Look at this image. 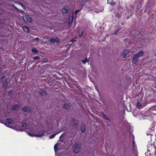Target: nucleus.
<instances>
[{
    "instance_id": "1",
    "label": "nucleus",
    "mask_w": 156,
    "mask_h": 156,
    "mask_svg": "<svg viewBox=\"0 0 156 156\" xmlns=\"http://www.w3.org/2000/svg\"><path fill=\"white\" fill-rule=\"evenodd\" d=\"M144 53L143 51H141L139 53L134 55L133 56L132 59L133 62L135 64L137 63L139 60V57L143 56Z\"/></svg>"
},
{
    "instance_id": "2",
    "label": "nucleus",
    "mask_w": 156,
    "mask_h": 156,
    "mask_svg": "<svg viewBox=\"0 0 156 156\" xmlns=\"http://www.w3.org/2000/svg\"><path fill=\"white\" fill-rule=\"evenodd\" d=\"M81 145L80 144L76 143L73 146V152L76 153H78L81 149Z\"/></svg>"
},
{
    "instance_id": "3",
    "label": "nucleus",
    "mask_w": 156,
    "mask_h": 156,
    "mask_svg": "<svg viewBox=\"0 0 156 156\" xmlns=\"http://www.w3.org/2000/svg\"><path fill=\"white\" fill-rule=\"evenodd\" d=\"M44 131H41L38 132L39 134H32L30 133H28V134L30 136L32 137H41L44 135Z\"/></svg>"
},
{
    "instance_id": "4",
    "label": "nucleus",
    "mask_w": 156,
    "mask_h": 156,
    "mask_svg": "<svg viewBox=\"0 0 156 156\" xmlns=\"http://www.w3.org/2000/svg\"><path fill=\"white\" fill-rule=\"evenodd\" d=\"M22 19L25 21L31 23L32 21V19L28 15H25L22 17Z\"/></svg>"
},
{
    "instance_id": "5",
    "label": "nucleus",
    "mask_w": 156,
    "mask_h": 156,
    "mask_svg": "<svg viewBox=\"0 0 156 156\" xmlns=\"http://www.w3.org/2000/svg\"><path fill=\"white\" fill-rule=\"evenodd\" d=\"M71 122L72 124L73 127L74 128H76L78 125V122L74 119H73L71 120Z\"/></svg>"
},
{
    "instance_id": "6",
    "label": "nucleus",
    "mask_w": 156,
    "mask_h": 156,
    "mask_svg": "<svg viewBox=\"0 0 156 156\" xmlns=\"http://www.w3.org/2000/svg\"><path fill=\"white\" fill-rule=\"evenodd\" d=\"M50 42L52 43H58L59 41L57 37H53L50 40Z\"/></svg>"
},
{
    "instance_id": "7",
    "label": "nucleus",
    "mask_w": 156,
    "mask_h": 156,
    "mask_svg": "<svg viewBox=\"0 0 156 156\" xmlns=\"http://www.w3.org/2000/svg\"><path fill=\"white\" fill-rule=\"evenodd\" d=\"M23 110L26 112H30L31 111V108L28 106H25L23 108Z\"/></svg>"
},
{
    "instance_id": "8",
    "label": "nucleus",
    "mask_w": 156,
    "mask_h": 156,
    "mask_svg": "<svg viewBox=\"0 0 156 156\" xmlns=\"http://www.w3.org/2000/svg\"><path fill=\"white\" fill-rule=\"evenodd\" d=\"M80 129L81 132L83 133H84L86 129L85 125L83 123H82L81 125Z\"/></svg>"
},
{
    "instance_id": "9",
    "label": "nucleus",
    "mask_w": 156,
    "mask_h": 156,
    "mask_svg": "<svg viewBox=\"0 0 156 156\" xmlns=\"http://www.w3.org/2000/svg\"><path fill=\"white\" fill-rule=\"evenodd\" d=\"M128 51L127 50H125L123 53H122V56L124 58H125L127 56L128 53Z\"/></svg>"
},
{
    "instance_id": "10",
    "label": "nucleus",
    "mask_w": 156,
    "mask_h": 156,
    "mask_svg": "<svg viewBox=\"0 0 156 156\" xmlns=\"http://www.w3.org/2000/svg\"><path fill=\"white\" fill-rule=\"evenodd\" d=\"M108 3L111 5L112 6H114L115 5L116 2H114L113 0H107Z\"/></svg>"
},
{
    "instance_id": "11",
    "label": "nucleus",
    "mask_w": 156,
    "mask_h": 156,
    "mask_svg": "<svg viewBox=\"0 0 156 156\" xmlns=\"http://www.w3.org/2000/svg\"><path fill=\"white\" fill-rule=\"evenodd\" d=\"M69 9L67 7L65 6L62 9V12L63 13H66L68 12Z\"/></svg>"
},
{
    "instance_id": "12",
    "label": "nucleus",
    "mask_w": 156,
    "mask_h": 156,
    "mask_svg": "<svg viewBox=\"0 0 156 156\" xmlns=\"http://www.w3.org/2000/svg\"><path fill=\"white\" fill-rule=\"evenodd\" d=\"M20 106V105L18 104L14 105L12 108V110H16L18 109Z\"/></svg>"
},
{
    "instance_id": "13",
    "label": "nucleus",
    "mask_w": 156,
    "mask_h": 156,
    "mask_svg": "<svg viewBox=\"0 0 156 156\" xmlns=\"http://www.w3.org/2000/svg\"><path fill=\"white\" fill-rule=\"evenodd\" d=\"M60 146V144L59 143H58L54 146V150L55 151H56L58 149H60V148L59 147Z\"/></svg>"
},
{
    "instance_id": "14",
    "label": "nucleus",
    "mask_w": 156,
    "mask_h": 156,
    "mask_svg": "<svg viewBox=\"0 0 156 156\" xmlns=\"http://www.w3.org/2000/svg\"><path fill=\"white\" fill-rule=\"evenodd\" d=\"M23 30L26 33H28L29 31V28L27 26H24L23 27Z\"/></svg>"
},
{
    "instance_id": "15",
    "label": "nucleus",
    "mask_w": 156,
    "mask_h": 156,
    "mask_svg": "<svg viewBox=\"0 0 156 156\" xmlns=\"http://www.w3.org/2000/svg\"><path fill=\"white\" fill-rule=\"evenodd\" d=\"M6 122L10 124H13L14 122L12 120L10 119H6Z\"/></svg>"
},
{
    "instance_id": "16",
    "label": "nucleus",
    "mask_w": 156,
    "mask_h": 156,
    "mask_svg": "<svg viewBox=\"0 0 156 156\" xmlns=\"http://www.w3.org/2000/svg\"><path fill=\"white\" fill-rule=\"evenodd\" d=\"M28 124L25 122H23L21 124V126L22 127H26L28 125Z\"/></svg>"
},
{
    "instance_id": "17",
    "label": "nucleus",
    "mask_w": 156,
    "mask_h": 156,
    "mask_svg": "<svg viewBox=\"0 0 156 156\" xmlns=\"http://www.w3.org/2000/svg\"><path fill=\"white\" fill-rule=\"evenodd\" d=\"M60 132H60H57V133H56L55 134H53V135H50L49 137V138L50 139H52L53 138H54V137L57 134H58Z\"/></svg>"
},
{
    "instance_id": "18",
    "label": "nucleus",
    "mask_w": 156,
    "mask_h": 156,
    "mask_svg": "<svg viewBox=\"0 0 156 156\" xmlns=\"http://www.w3.org/2000/svg\"><path fill=\"white\" fill-rule=\"evenodd\" d=\"M31 51L32 52L34 53H36L38 52L37 50L34 48H32Z\"/></svg>"
},
{
    "instance_id": "19",
    "label": "nucleus",
    "mask_w": 156,
    "mask_h": 156,
    "mask_svg": "<svg viewBox=\"0 0 156 156\" xmlns=\"http://www.w3.org/2000/svg\"><path fill=\"white\" fill-rule=\"evenodd\" d=\"M83 63L85 64L86 62H89V60L87 58H85L84 60H82L81 61Z\"/></svg>"
},
{
    "instance_id": "20",
    "label": "nucleus",
    "mask_w": 156,
    "mask_h": 156,
    "mask_svg": "<svg viewBox=\"0 0 156 156\" xmlns=\"http://www.w3.org/2000/svg\"><path fill=\"white\" fill-rule=\"evenodd\" d=\"M103 118L107 120H108L110 121H111L110 119L105 115H104V116L103 117Z\"/></svg>"
},
{
    "instance_id": "21",
    "label": "nucleus",
    "mask_w": 156,
    "mask_h": 156,
    "mask_svg": "<svg viewBox=\"0 0 156 156\" xmlns=\"http://www.w3.org/2000/svg\"><path fill=\"white\" fill-rule=\"evenodd\" d=\"M63 108H64L68 109L69 108V106L68 104H65L63 106Z\"/></svg>"
},
{
    "instance_id": "22",
    "label": "nucleus",
    "mask_w": 156,
    "mask_h": 156,
    "mask_svg": "<svg viewBox=\"0 0 156 156\" xmlns=\"http://www.w3.org/2000/svg\"><path fill=\"white\" fill-rule=\"evenodd\" d=\"M100 116L101 117H102L105 115L104 113L103 112H101L100 113Z\"/></svg>"
},
{
    "instance_id": "23",
    "label": "nucleus",
    "mask_w": 156,
    "mask_h": 156,
    "mask_svg": "<svg viewBox=\"0 0 156 156\" xmlns=\"http://www.w3.org/2000/svg\"><path fill=\"white\" fill-rule=\"evenodd\" d=\"M121 29V28H118L116 30V31H115V32H114V34H117V33H118V32Z\"/></svg>"
},
{
    "instance_id": "24",
    "label": "nucleus",
    "mask_w": 156,
    "mask_h": 156,
    "mask_svg": "<svg viewBox=\"0 0 156 156\" xmlns=\"http://www.w3.org/2000/svg\"><path fill=\"white\" fill-rule=\"evenodd\" d=\"M7 84H8V83L6 81L4 82V84H3V87H6Z\"/></svg>"
},
{
    "instance_id": "25",
    "label": "nucleus",
    "mask_w": 156,
    "mask_h": 156,
    "mask_svg": "<svg viewBox=\"0 0 156 156\" xmlns=\"http://www.w3.org/2000/svg\"><path fill=\"white\" fill-rule=\"evenodd\" d=\"M141 106V104L140 103H137V106L138 108H140Z\"/></svg>"
},
{
    "instance_id": "26",
    "label": "nucleus",
    "mask_w": 156,
    "mask_h": 156,
    "mask_svg": "<svg viewBox=\"0 0 156 156\" xmlns=\"http://www.w3.org/2000/svg\"><path fill=\"white\" fill-rule=\"evenodd\" d=\"M40 40V39L39 37H37L36 38L34 39H33L34 41H38Z\"/></svg>"
},
{
    "instance_id": "27",
    "label": "nucleus",
    "mask_w": 156,
    "mask_h": 156,
    "mask_svg": "<svg viewBox=\"0 0 156 156\" xmlns=\"http://www.w3.org/2000/svg\"><path fill=\"white\" fill-rule=\"evenodd\" d=\"M40 57H39L38 56H36V57H33V59H38Z\"/></svg>"
},
{
    "instance_id": "28",
    "label": "nucleus",
    "mask_w": 156,
    "mask_h": 156,
    "mask_svg": "<svg viewBox=\"0 0 156 156\" xmlns=\"http://www.w3.org/2000/svg\"><path fill=\"white\" fill-rule=\"evenodd\" d=\"M73 22V20H72L71 21H70V20H69V23H68V25H70Z\"/></svg>"
},
{
    "instance_id": "29",
    "label": "nucleus",
    "mask_w": 156,
    "mask_h": 156,
    "mask_svg": "<svg viewBox=\"0 0 156 156\" xmlns=\"http://www.w3.org/2000/svg\"><path fill=\"white\" fill-rule=\"evenodd\" d=\"M12 94V91H10L9 92V94L10 95V96H11Z\"/></svg>"
},
{
    "instance_id": "30",
    "label": "nucleus",
    "mask_w": 156,
    "mask_h": 156,
    "mask_svg": "<svg viewBox=\"0 0 156 156\" xmlns=\"http://www.w3.org/2000/svg\"><path fill=\"white\" fill-rule=\"evenodd\" d=\"M65 136V134H62L60 136L59 138H62L63 137H64Z\"/></svg>"
},
{
    "instance_id": "31",
    "label": "nucleus",
    "mask_w": 156,
    "mask_h": 156,
    "mask_svg": "<svg viewBox=\"0 0 156 156\" xmlns=\"http://www.w3.org/2000/svg\"><path fill=\"white\" fill-rule=\"evenodd\" d=\"M43 61L44 62H48V59L46 58H45L43 59Z\"/></svg>"
},
{
    "instance_id": "32",
    "label": "nucleus",
    "mask_w": 156,
    "mask_h": 156,
    "mask_svg": "<svg viewBox=\"0 0 156 156\" xmlns=\"http://www.w3.org/2000/svg\"><path fill=\"white\" fill-rule=\"evenodd\" d=\"M79 11H80V10H76L75 11V14H76L77 12H79Z\"/></svg>"
},
{
    "instance_id": "33",
    "label": "nucleus",
    "mask_w": 156,
    "mask_h": 156,
    "mask_svg": "<svg viewBox=\"0 0 156 156\" xmlns=\"http://www.w3.org/2000/svg\"><path fill=\"white\" fill-rule=\"evenodd\" d=\"M76 40H74V39H73L72 40H71L70 41H71V42H73V41H76Z\"/></svg>"
},
{
    "instance_id": "34",
    "label": "nucleus",
    "mask_w": 156,
    "mask_h": 156,
    "mask_svg": "<svg viewBox=\"0 0 156 156\" xmlns=\"http://www.w3.org/2000/svg\"><path fill=\"white\" fill-rule=\"evenodd\" d=\"M83 34V33L82 32V33L81 34H79L80 37H81L82 36Z\"/></svg>"
},
{
    "instance_id": "35",
    "label": "nucleus",
    "mask_w": 156,
    "mask_h": 156,
    "mask_svg": "<svg viewBox=\"0 0 156 156\" xmlns=\"http://www.w3.org/2000/svg\"><path fill=\"white\" fill-rule=\"evenodd\" d=\"M14 7L16 9H17L18 10V9L16 8V7L15 6H14Z\"/></svg>"
},
{
    "instance_id": "36",
    "label": "nucleus",
    "mask_w": 156,
    "mask_h": 156,
    "mask_svg": "<svg viewBox=\"0 0 156 156\" xmlns=\"http://www.w3.org/2000/svg\"><path fill=\"white\" fill-rule=\"evenodd\" d=\"M20 4L22 7H23V6L21 4Z\"/></svg>"
},
{
    "instance_id": "37",
    "label": "nucleus",
    "mask_w": 156,
    "mask_h": 156,
    "mask_svg": "<svg viewBox=\"0 0 156 156\" xmlns=\"http://www.w3.org/2000/svg\"><path fill=\"white\" fill-rule=\"evenodd\" d=\"M135 143L134 142V141H133V144H135Z\"/></svg>"
},
{
    "instance_id": "38",
    "label": "nucleus",
    "mask_w": 156,
    "mask_h": 156,
    "mask_svg": "<svg viewBox=\"0 0 156 156\" xmlns=\"http://www.w3.org/2000/svg\"><path fill=\"white\" fill-rule=\"evenodd\" d=\"M20 131H23V130H22V129H20V130H19Z\"/></svg>"
},
{
    "instance_id": "39",
    "label": "nucleus",
    "mask_w": 156,
    "mask_h": 156,
    "mask_svg": "<svg viewBox=\"0 0 156 156\" xmlns=\"http://www.w3.org/2000/svg\"><path fill=\"white\" fill-rule=\"evenodd\" d=\"M0 122L1 123H3L2 121H0Z\"/></svg>"
},
{
    "instance_id": "40",
    "label": "nucleus",
    "mask_w": 156,
    "mask_h": 156,
    "mask_svg": "<svg viewBox=\"0 0 156 156\" xmlns=\"http://www.w3.org/2000/svg\"><path fill=\"white\" fill-rule=\"evenodd\" d=\"M45 36H44V37H43V38H45Z\"/></svg>"
},
{
    "instance_id": "41",
    "label": "nucleus",
    "mask_w": 156,
    "mask_h": 156,
    "mask_svg": "<svg viewBox=\"0 0 156 156\" xmlns=\"http://www.w3.org/2000/svg\"><path fill=\"white\" fill-rule=\"evenodd\" d=\"M3 77H4V76H2V78H3Z\"/></svg>"
},
{
    "instance_id": "42",
    "label": "nucleus",
    "mask_w": 156,
    "mask_h": 156,
    "mask_svg": "<svg viewBox=\"0 0 156 156\" xmlns=\"http://www.w3.org/2000/svg\"><path fill=\"white\" fill-rule=\"evenodd\" d=\"M122 25H123V23H122Z\"/></svg>"
}]
</instances>
